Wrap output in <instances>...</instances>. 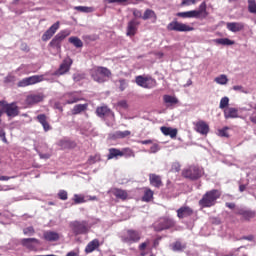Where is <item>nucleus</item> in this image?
I'll return each instance as SVG.
<instances>
[{
    "mask_svg": "<svg viewBox=\"0 0 256 256\" xmlns=\"http://www.w3.org/2000/svg\"><path fill=\"white\" fill-rule=\"evenodd\" d=\"M119 83H120V86H119L120 91H125V89H127V81L120 80Z\"/></svg>",
    "mask_w": 256,
    "mask_h": 256,
    "instance_id": "nucleus-56",
    "label": "nucleus"
},
{
    "mask_svg": "<svg viewBox=\"0 0 256 256\" xmlns=\"http://www.w3.org/2000/svg\"><path fill=\"white\" fill-rule=\"evenodd\" d=\"M23 233L24 235H33V233H35V229H33V226H29L24 228Z\"/></svg>",
    "mask_w": 256,
    "mask_h": 256,
    "instance_id": "nucleus-52",
    "label": "nucleus"
},
{
    "mask_svg": "<svg viewBox=\"0 0 256 256\" xmlns=\"http://www.w3.org/2000/svg\"><path fill=\"white\" fill-rule=\"evenodd\" d=\"M122 153H124L125 157H135V152L129 148L123 149Z\"/></svg>",
    "mask_w": 256,
    "mask_h": 256,
    "instance_id": "nucleus-49",
    "label": "nucleus"
},
{
    "mask_svg": "<svg viewBox=\"0 0 256 256\" xmlns=\"http://www.w3.org/2000/svg\"><path fill=\"white\" fill-rule=\"evenodd\" d=\"M158 151H161V146H159V144L157 143H154L150 147V150L148 151V153H158Z\"/></svg>",
    "mask_w": 256,
    "mask_h": 256,
    "instance_id": "nucleus-47",
    "label": "nucleus"
},
{
    "mask_svg": "<svg viewBox=\"0 0 256 256\" xmlns=\"http://www.w3.org/2000/svg\"><path fill=\"white\" fill-rule=\"evenodd\" d=\"M227 131H229V127H224L218 130L219 137H229V133H227Z\"/></svg>",
    "mask_w": 256,
    "mask_h": 256,
    "instance_id": "nucleus-46",
    "label": "nucleus"
},
{
    "mask_svg": "<svg viewBox=\"0 0 256 256\" xmlns=\"http://www.w3.org/2000/svg\"><path fill=\"white\" fill-rule=\"evenodd\" d=\"M177 17H182V19H199L201 15L207 17V4L205 2L200 4L199 10H191L187 12H178Z\"/></svg>",
    "mask_w": 256,
    "mask_h": 256,
    "instance_id": "nucleus-3",
    "label": "nucleus"
},
{
    "mask_svg": "<svg viewBox=\"0 0 256 256\" xmlns=\"http://www.w3.org/2000/svg\"><path fill=\"white\" fill-rule=\"evenodd\" d=\"M119 107H122V109H127V101L122 100L118 102Z\"/></svg>",
    "mask_w": 256,
    "mask_h": 256,
    "instance_id": "nucleus-63",
    "label": "nucleus"
},
{
    "mask_svg": "<svg viewBox=\"0 0 256 256\" xmlns=\"http://www.w3.org/2000/svg\"><path fill=\"white\" fill-rule=\"evenodd\" d=\"M39 157H40V159H49V157H51V155L39 153Z\"/></svg>",
    "mask_w": 256,
    "mask_h": 256,
    "instance_id": "nucleus-64",
    "label": "nucleus"
},
{
    "mask_svg": "<svg viewBox=\"0 0 256 256\" xmlns=\"http://www.w3.org/2000/svg\"><path fill=\"white\" fill-rule=\"evenodd\" d=\"M71 65H73V60L71 58L64 59L54 75H65V73H68L69 69H71Z\"/></svg>",
    "mask_w": 256,
    "mask_h": 256,
    "instance_id": "nucleus-15",
    "label": "nucleus"
},
{
    "mask_svg": "<svg viewBox=\"0 0 256 256\" xmlns=\"http://www.w3.org/2000/svg\"><path fill=\"white\" fill-rule=\"evenodd\" d=\"M88 105L87 104H77L72 109V115H79V113H83V111H86Z\"/></svg>",
    "mask_w": 256,
    "mask_h": 256,
    "instance_id": "nucleus-31",
    "label": "nucleus"
},
{
    "mask_svg": "<svg viewBox=\"0 0 256 256\" xmlns=\"http://www.w3.org/2000/svg\"><path fill=\"white\" fill-rule=\"evenodd\" d=\"M5 82H6V83H15V76H13V75H8V76L5 78Z\"/></svg>",
    "mask_w": 256,
    "mask_h": 256,
    "instance_id": "nucleus-61",
    "label": "nucleus"
},
{
    "mask_svg": "<svg viewBox=\"0 0 256 256\" xmlns=\"http://www.w3.org/2000/svg\"><path fill=\"white\" fill-rule=\"evenodd\" d=\"M160 131L163 133V135L171 137V139H175V137H177V129L176 128L162 126L160 128Z\"/></svg>",
    "mask_w": 256,
    "mask_h": 256,
    "instance_id": "nucleus-24",
    "label": "nucleus"
},
{
    "mask_svg": "<svg viewBox=\"0 0 256 256\" xmlns=\"http://www.w3.org/2000/svg\"><path fill=\"white\" fill-rule=\"evenodd\" d=\"M236 215H241L242 219L245 221H251L255 217V211L252 210H245V209H236Z\"/></svg>",
    "mask_w": 256,
    "mask_h": 256,
    "instance_id": "nucleus-19",
    "label": "nucleus"
},
{
    "mask_svg": "<svg viewBox=\"0 0 256 256\" xmlns=\"http://www.w3.org/2000/svg\"><path fill=\"white\" fill-rule=\"evenodd\" d=\"M136 83L139 87H143L144 89H153L157 82L152 77H144V76H137Z\"/></svg>",
    "mask_w": 256,
    "mask_h": 256,
    "instance_id": "nucleus-10",
    "label": "nucleus"
},
{
    "mask_svg": "<svg viewBox=\"0 0 256 256\" xmlns=\"http://www.w3.org/2000/svg\"><path fill=\"white\" fill-rule=\"evenodd\" d=\"M195 28L185 24L181 23L177 20H173L167 25V30L168 31H177L179 33H187L189 31H193Z\"/></svg>",
    "mask_w": 256,
    "mask_h": 256,
    "instance_id": "nucleus-5",
    "label": "nucleus"
},
{
    "mask_svg": "<svg viewBox=\"0 0 256 256\" xmlns=\"http://www.w3.org/2000/svg\"><path fill=\"white\" fill-rule=\"evenodd\" d=\"M69 43L74 45V47H76L77 49L83 47V41H81V39L75 36L69 38Z\"/></svg>",
    "mask_w": 256,
    "mask_h": 256,
    "instance_id": "nucleus-35",
    "label": "nucleus"
},
{
    "mask_svg": "<svg viewBox=\"0 0 256 256\" xmlns=\"http://www.w3.org/2000/svg\"><path fill=\"white\" fill-rule=\"evenodd\" d=\"M97 247H99V240L94 239L87 244L85 251H86V253H93V251H95V249H97Z\"/></svg>",
    "mask_w": 256,
    "mask_h": 256,
    "instance_id": "nucleus-29",
    "label": "nucleus"
},
{
    "mask_svg": "<svg viewBox=\"0 0 256 256\" xmlns=\"http://www.w3.org/2000/svg\"><path fill=\"white\" fill-rule=\"evenodd\" d=\"M4 113L8 115V117H17L19 115V107L15 103H7L4 106Z\"/></svg>",
    "mask_w": 256,
    "mask_h": 256,
    "instance_id": "nucleus-16",
    "label": "nucleus"
},
{
    "mask_svg": "<svg viewBox=\"0 0 256 256\" xmlns=\"http://www.w3.org/2000/svg\"><path fill=\"white\" fill-rule=\"evenodd\" d=\"M123 243L127 245H133V243H139L141 241V234L135 230H128L126 235L122 237Z\"/></svg>",
    "mask_w": 256,
    "mask_h": 256,
    "instance_id": "nucleus-8",
    "label": "nucleus"
},
{
    "mask_svg": "<svg viewBox=\"0 0 256 256\" xmlns=\"http://www.w3.org/2000/svg\"><path fill=\"white\" fill-rule=\"evenodd\" d=\"M60 147H62V149H67L69 147H71V142L69 140H61L59 142Z\"/></svg>",
    "mask_w": 256,
    "mask_h": 256,
    "instance_id": "nucleus-50",
    "label": "nucleus"
},
{
    "mask_svg": "<svg viewBox=\"0 0 256 256\" xmlns=\"http://www.w3.org/2000/svg\"><path fill=\"white\" fill-rule=\"evenodd\" d=\"M84 41H95V36L86 35L83 36Z\"/></svg>",
    "mask_w": 256,
    "mask_h": 256,
    "instance_id": "nucleus-62",
    "label": "nucleus"
},
{
    "mask_svg": "<svg viewBox=\"0 0 256 256\" xmlns=\"http://www.w3.org/2000/svg\"><path fill=\"white\" fill-rule=\"evenodd\" d=\"M0 139H2L3 143H6V144L9 143L7 141V137L5 136V130H3L1 128H0Z\"/></svg>",
    "mask_w": 256,
    "mask_h": 256,
    "instance_id": "nucleus-57",
    "label": "nucleus"
},
{
    "mask_svg": "<svg viewBox=\"0 0 256 256\" xmlns=\"http://www.w3.org/2000/svg\"><path fill=\"white\" fill-rule=\"evenodd\" d=\"M214 81L218 85H227V83H229V78H227V75L221 74L220 76L216 77Z\"/></svg>",
    "mask_w": 256,
    "mask_h": 256,
    "instance_id": "nucleus-33",
    "label": "nucleus"
},
{
    "mask_svg": "<svg viewBox=\"0 0 256 256\" xmlns=\"http://www.w3.org/2000/svg\"><path fill=\"white\" fill-rule=\"evenodd\" d=\"M153 199V191L151 189H147L144 192V196L142 197V201H145L146 203H149Z\"/></svg>",
    "mask_w": 256,
    "mask_h": 256,
    "instance_id": "nucleus-40",
    "label": "nucleus"
},
{
    "mask_svg": "<svg viewBox=\"0 0 256 256\" xmlns=\"http://www.w3.org/2000/svg\"><path fill=\"white\" fill-rule=\"evenodd\" d=\"M73 201L76 205H79V203H85L86 200H85V196L75 194Z\"/></svg>",
    "mask_w": 256,
    "mask_h": 256,
    "instance_id": "nucleus-43",
    "label": "nucleus"
},
{
    "mask_svg": "<svg viewBox=\"0 0 256 256\" xmlns=\"http://www.w3.org/2000/svg\"><path fill=\"white\" fill-rule=\"evenodd\" d=\"M172 169H174V171H176L177 173H179V171H181V164H179V162H175L172 165Z\"/></svg>",
    "mask_w": 256,
    "mask_h": 256,
    "instance_id": "nucleus-60",
    "label": "nucleus"
},
{
    "mask_svg": "<svg viewBox=\"0 0 256 256\" xmlns=\"http://www.w3.org/2000/svg\"><path fill=\"white\" fill-rule=\"evenodd\" d=\"M142 19L144 21L151 19L152 23H155V21H157V14H155V11L151 9H146V11L144 12V15L142 16Z\"/></svg>",
    "mask_w": 256,
    "mask_h": 256,
    "instance_id": "nucleus-26",
    "label": "nucleus"
},
{
    "mask_svg": "<svg viewBox=\"0 0 256 256\" xmlns=\"http://www.w3.org/2000/svg\"><path fill=\"white\" fill-rule=\"evenodd\" d=\"M216 43H218V45H235V42L229 38L216 39Z\"/></svg>",
    "mask_w": 256,
    "mask_h": 256,
    "instance_id": "nucleus-39",
    "label": "nucleus"
},
{
    "mask_svg": "<svg viewBox=\"0 0 256 256\" xmlns=\"http://www.w3.org/2000/svg\"><path fill=\"white\" fill-rule=\"evenodd\" d=\"M229 106V97H223L221 100H220V105H219V108L220 109H225Z\"/></svg>",
    "mask_w": 256,
    "mask_h": 256,
    "instance_id": "nucleus-44",
    "label": "nucleus"
},
{
    "mask_svg": "<svg viewBox=\"0 0 256 256\" xmlns=\"http://www.w3.org/2000/svg\"><path fill=\"white\" fill-rule=\"evenodd\" d=\"M58 197H59V199H61L62 201H67V199H68L67 191H65V190H60V191L58 192Z\"/></svg>",
    "mask_w": 256,
    "mask_h": 256,
    "instance_id": "nucleus-48",
    "label": "nucleus"
},
{
    "mask_svg": "<svg viewBox=\"0 0 256 256\" xmlns=\"http://www.w3.org/2000/svg\"><path fill=\"white\" fill-rule=\"evenodd\" d=\"M46 241H59V234L53 231H47L44 233Z\"/></svg>",
    "mask_w": 256,
    "mask_h": 256,
    "instance_id": "nucleus-30",
    "label": "nucleus"
},
{
    "mask_svg": "<svg viewBox=\"0 0 256 256\" xmlns=\"http://www.w3.org/2000/svg\"><path fill=\"white\" fill-rule=\"evenodd\" d=\"M45 81V75H34L30 77L23 78L17 84L18 87H29V85H35Z\"/></svg>",
    "mask_w": 256,
    "mask_h": 256,
    "instance_id": "nucleus-6",
    "label": "nucleus"
},
{
    "mask_svg": "<svg viewBox=\"0 0 256 256\" xmlns=\"http://www.w3.org/2000/svg\"><path fill=\"white\" fill-rule=\"evenodd\" d=\"M99 159H101V157L99 155L91 156L88 159V163H89V165H93L94 163H97V161H99Z\"/></svg>",
    "mask_w": 256,
    "mask_h": 256,
    "instance_id": "nucleus-51",
    "label": "nucleus"
},
{
    "mask_svg": "<svg viewBox=\"0 0 256 256\" xmlns=\"http://www.w3.org/2000/svg\"><path fill=\"white\" fill-rule=\"evenodd\" d=\"M113 193L115 197H117V199H122V201H125V199H127V197L129 196V194H127V191L122 189H115Z\"/></svg>",
    "mask_w": 256,
    "mask_h": 256,
    "instance_id": "nucleus-32",
    "label": "nucleus"
},
{
    "mask_svg": "<svg viewBox=\"0 0 256 256\" xmlns=\"http://www.w3.org/2000/svg\"><path fill=\"white\" fill-rule=\"evenodd\" d=\"M74 10L80 11V13H93V11H95V8L88 6H76L74 7Z\"/></svg>",
    "mask_w": 256,
    "mask_h": 256,
    "instance_id": "nucleus-38",
    "label": "nucleus"
},
{
    "mask_svg": "<svg viewBox=\"0 0 256 256\" xmlns=\"http://www.w3.org/2000/svg\"><path fill=\"white\" fill-rule=\"evenodd\" d=\"M125 153L116 148L109 149L108 159H117V157H123Z\"/></svg>",
    "mask_w": 256,
    "mask_h": 256,
    "instance_id": "nucleus-28",
    "label": "nucleus"
},
{
    "mask_svg": "<svg viewBox=\"0 0 256 256\" xmlns=\"http://www.w3.org/2000/svg\"><path fill=\"white\" fill-rule=\"evenodd\" d=\"M197 0H182V5L189 7V5H195Z\"/></svg>",
    "mask_w": 256,
    "mask_h": 256,
    "instance_id": "nucleus-54",
    "label": "nucleus"
},
{
    "mask_svg": "<svg viewBox=\"0 0 256 256\" xmlns=\"http://www.w3.org/2000/svg\"><path fill=\"white\" fill-rule=\"evenodd\" d=\"M171 247L174 251H184V249L187 248V245L185 243H181V241H176L171 245Z\"/></svg>",
    "mask_w": 256,
    "mask_h": 256,
    "instance_id": "nucleus-37",
    "label": "nucleus"
},
{
    "mask_svg": "<svg viewBox=\"0 0 256 256\" xmlns=\"http://www.w3.org/2000/svg\"><path fill=\"white\" fill-rule=\"evenodd\" d=\"M90 75L96 83H105V81H109V77H111V70L98 66L90 70Z\"/></svg>",
    "mask_w": 256,
    "mask_h": 256,
    "instance_id": "nucleus-1",
    "label": "nucleus"
},
{
    "mask_svg": "<svg viewBox=\"0 0 256 256\" xmlns=\"http://www.w3.org/2000/svg\"><path fill=\"white\" fill-rule=\"evenodd\" d=\"M201 175H203V169L197 166H190L188 169L183 171V176L186 177V179H191L192 181L199 179Z\"/></svg>",
    "mask_w": 256,
    "mask_h": 256,
    "instance_id": "nucleus-7",
    "label": "nucleus"
},
{
    "mask_svg": "<svg viewBox=\"0 0 256 256\" xmlns=\"http://www.w3.org/2000/svg\"><path fill=\"white\" fill-rule=\"evenodd\" d=\"M131 135V131L125 130V131H116L114 133V139H125V137H129Z\"/></svg>",
    "mask_w": 256,
    "mask_h": 256,
    "instance_id": "nucleus-34",
    "label": "nucleus"
},
{
    "mask_svg": "<svg viewBox=\"0 0 256 256\" xmlns=\"http://www.w3.org/2000/svg\"><path fill=\"white\" fill-rule=\"evenodd\" d=\"M247 185H249V180L246 181V184H241V182H239L240 193H243V191H245V189H247Z\"/></svg>",
    "mask_w": 256,
    "mask_h": 256,
    "instance_id": "nucleus-58",
    "label": "nucleus"
},
{
    "mask_svg": "<svg viewBox=\"0 0 256 256\" xmlns=\"http://www.w3.org/2000/svg\"><path fill=\"white\" fill-rule=\"evenodd\" d=\"M96 115H98L101 119H109L110 121H115V114L107 106L98 107L96 109Z\"/></svg>",
    "mask_w": 256,
    "mask_h": 256,
    "instance_id": "nucleus-11",
    "label": "nucleus"
},
{
    "mask_svg": "<svg viewBox=\"0 0 256 256\" xmlns=\"http://www.w3.org/2000/svg\"><path fill=\"white\" fill-rule=\"evenodd\" d=\"M37 120L39 121L40 124H42V127L44 131H50L51 126L47 122V116L45 114H40L37 116Z\"/></svg>",
    "mask_w": 256,
    "mask_h": 256,
    "instance_id": "nucleus-27",
    "label": "nucleus"
},
{
    "mask_svg": "<svg viewBox=\"0 0 256 256\" xmlns=\"http://www.w3.org/2000/svg\"><path fill=\"white\" fill-rule=\"evenodd\" d=\"M106 3L113 4L117 3L118 5H129L131 0H106Z\"/></svg>",
    "mask_w": 256,
    "mask_h": 256,
    "instance_id": "nucleus-42",
    "label": "nucleus"
},
{
    "mask_svg": "<svg viewBox=\"0 0 256 256\" xmlns=\"http://www.w3.org/2000/svg\"><path fill=\"white\" fill-rule=\"evenodd\" d=\"M133 15L136 17V19H143V12H141L139 9H134Z\"/></svg>",
    "mask_w": 256,
    "mask_h": 256,
    "instance_id": "nucleus-53",
    "label": "nucleus"
},
{
    "mask_svg": "<svg viewBox=\"0 0 256 256\" xmlns=\"http://www.w3.org/2000/svg\"><path fill=\"white\" fill-rule=\"evenodd\" d=\"M221 197V192L219 190H210L206 192L202 199L199 200V206L203 209L207 207H213L217 203V199Z\"/></svg>",
    "mask_w": 256,
    "mask_h": 256,
    "instance_id": "nucleus-2",
    "label": "nucleus"
},
{
    "mask_svg": "<svg viewBox=\"0 0 256 256\" xmlns=\"http://www.w3.org/2000/svg\"><path fill=\"white\" fill-rule=\"evenodd\" d=\"M163 99L164 103H167V105H177V103H179V100L171 95H164Z\"/></svg>",
    "mask_w": 256,
    "mask_h": 256,
    "instance_id": "nucleus-36",
    "label": "nucleus"
},
{
    "mask_svg": "<svg viewBox=\"0 0 256 256\" xmlns=\"http://www.w3.org/2000/svg\"><path fill=\"white\" fill-rule=\"evenodd\" d=\"M175 222L170 218H162L154 224L155 231H164V229H171Z\"/></svg>",
    "mask_w": 256,
    "mask_h": 256,
    "instance_id": "nucleus-12",
    "label": "nucleus"
},
{
    "mask_svg": "<svg viewBox=\"0 0 256 256\" xmlns=\"http://www.w3.org/2000/svg\"><path fill=\"white\" fill-rule=\"evenodd\" d=\"M59 27H61V23L59 21L55 22L43 35L42 41H49L59 31Z\"/></svg>",
    "mask_w": 256,
    "mask_h": 256,
    "instance_id": "nucleus-13",
    "label": "nucleus"
},
{
    "mask_svg": "<svg viewBox=\"0 0 256 256\" xmlns=\"http://www.w3.org/2000/svg\"><path fill=\"white\" fill-rule=\"evenodd\" d=\"M149 179H150V184L153 187H156L157 189H159V187H163V182L161 181V176L156 175V174H150Z\"/></svg>",
    "mask_w": 256,
    "mask_h": 256,
    "instance_id": "nucleus-23",
    "label": "nucleus"
},
{
    "mask_svg": "<svg viewBox=\"0 0 256 256\" xmlns=\"http://www.w3.org/2000/svg\"><path fill=\"white\" fill-rule=\"evenodd\" d=\"M248 11H249V13L256 14V2H255V0H248Z\"/></svg>",
    "mask_w": 256,
    "mask_h": 256,
    "instance_id": "nucleus-41",
    "label": "nucleus"
},
{
    "mask_svg": "<svg viewBox=\"0 0 256 256\" xmlns=\"http://www.w3.org/2000/svg\"><path fill=\"white\" fill-rule=\"evenodd\" d=\"M69 95V99L66 101V103L68 105H73V103H77V101H79V98H77V96H75V94H68Z\"/></svg>",
    "mask_w": 256,
    "mask_h": 256,
    "instance_id": "nucleus-45",
    "label": "nucleus"
},
{
    "mask_svg": "<svg viewBox=\"0 0 256 256\" xmlns=\"http://www.w3.org/2000/svg\"><path fill=\"white\" fill-rule=\"evenodd\" d=\"M71 35V30L65 29L61 30L49 43L50 47L52 49H56L59 51L61 49V43L65 40L66 37H69Z\"/></svg>",
    "mask_w": 256,
    "mask_h": 256,
    "instance_id": "nucleus-4",
    "label": "nucleus"
},
{
    "mask_svg": "<svg viewBox=\"0 0 256 256\" xmlns=\"http://www.w3.org/2000/svg\"><path fill=\"white\" fill-rule=\"evenodd\" d=\"M191 215H193V209L189 206H182L177 210V217H179V219L191 217Z\"/></svg>",
    "mask_w": 256,
    "mask_h": 256,
    "instance_id": "nucleus-21",
    "label": "nucleus"
},
{
    "mask_svg": "<svg viewBox=\"0 0 256 256\" xmlns=\"http://www.w3.org/2000/svg\"><path fill=\"white\" fill-rule=\"evenodd\" d=\"M225 119H237L239 117V110L237 108H227L224 110Z\"/></svg>",
    "mask_w": 256,
    "mask_h": 256,
    "instance_id": "nucleus-22",
    "label": "nucleus"
},
{
    "mask_svg": "<svg viewBox=\"0 0 256 256\" xmlns=\"http://www.w3.org/2000/svg\"><path fill=\"white\" fill-rule=\"evenodd\" d=\"M233 90H234V91H240L241 93H245V94L249 93V92H247V91L243 88V86H241V85L233 86Z\"/></svg>",
    "mask_w": 256,
    "mask_h": 256,
    "instance_id": "nucleus-55",
    "label": "nucleus"
},
{
    "mask_svg": "<svg viewBox=\"0 0 256 256\" xmlns=\"http://www.w3.org/2000/svg\"><path fill=\"white\" fill-rule=\"evenodd\" d=\"M41 101H43V94L32 93L26 97L25 103L31 107L33 105H37V103H41Z\"/></svg>",
    "mask_w": 256,
    "mask_h": 256,
    "instance_id": "nucleus-14",
    "label": "nucleus"
},
{
    "mask_svg": "<svg viewBox=\"0 0 256 256\" xmlns=\"http://www.w3.org/2000/svg\"><path fill=\"white\" fill-rule=\"evenodd\" d=\"M70 227L74 235H85L89 229L87 228V222L85 221H74L70 223Z\"/></svg>",
    "mask_w": 256,
    "mask_h": 256,
    "instance_id": "nucleus-9",
    "label": "nucleus"
},
{
    "mask_svg": "<svg viewBox=\"0 0 256 256\" xmlns=\"http://www.w3.org/2000/svg\"><path fill=\"white\" fill-rule=\"evenodd\" d=\"M139 21L137 19H132L130 22H128L127 26V37H135V34L137 33V27H139Z\"/></svg>",
    "mask_w": 256,
    "mask_h": 256,
    "instance_id": "nucleus-17",
    "label": "nucleus"
},
{
    "mask_svg": "<svg viewBox=\"0 0 256 256\" xmlns=\"http://www.w3.org/2000/svg\"><path fill=\"white\" fill-rule=\"evenodd\" d=\"M194 125L195 131H197V133H200V135H207L209 133V124L205 121L200 120L194 123Z\"/></svg>",
    "mask_w": 256,
    "mask_h": 256,
    "instance_id": "nucleus-18",
    "label": "nucleus"
},
{
    "mask_svg": "<svg viewBox=\"0 0 256 256\" xmlns=\"http://www.w3.org/2000/svg\"><path fill=\"white\" fill-rule=\"evenodd\" d=\"M226 27L228 31H231L232 33H239V31L245 29V24H243V22H228Z\"/></svg>",
    "mask_w": 256,
    "mask_h": 256,
    "instance_id": "nucleus-20",
    "label": "nucleus"
},
{
    "mask_svg": "<svg viewBox=\"0 0 256 256\" xmlns=\"http://www.w3.org/2000/svg\"><path fill=\"white\" fill-rule=\"evenodd\" d=\"M21 243L24 247H27V249H35V244L38 245L39 240L35 238H24L21 240Z\"/></svg>",
    "mask_w": 256,
    "mask_h": 256,
    "instance_id": "nucleus-25",
    "label": "nucleus"
},
{
    "mask_svg": "<svg viewBox=\"0 0 256 256\" xmlns=\"http://www.w3.org/2000/svg\"><path fill=\"white\" fill-rule=\"evenodd\" d=\"M149 245V240H147L146 242L144 243H141L139 245V251H145V249H147V246Z\"/></svg>",
    "mask_w": 256,
    "mask_h": 256,
    "instance_id": "nucleus-59",
    "label": "nucleus"
}]
</instances>
